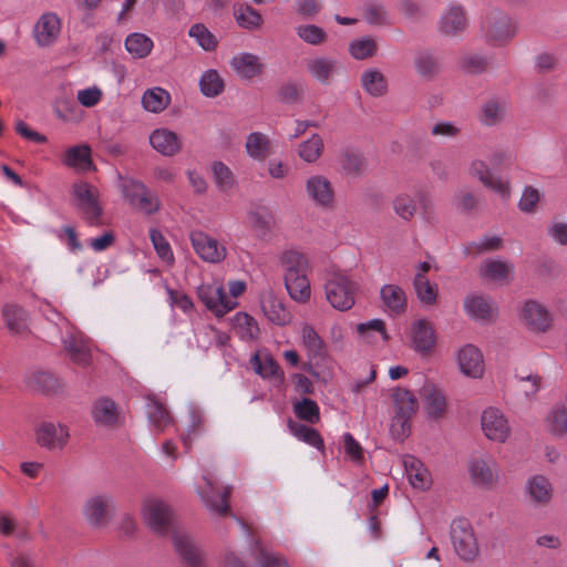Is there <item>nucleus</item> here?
<instances>
[{"label":"nucleus","mask_w":567,"mask_h":567,"mask_svg":"<svg viewBox=\"0 0 567 567\" xmlns=\"http://www.w3.org/2000/svg\"><path fill=\"white\" fill-rule=\"evenodd\" d=\"M250 364L255 373L260 375L264 380L274 381L278 384H281L285 380L284 372L279 364L268 353L264 355L255 353L250 359Z\"/></svg>","instance_id":"32"},{"label":"nucleus","mask_w":567,"mask_h":567,"mask_svg":"<svg viewBox=\"0 0 567 567\" xmlns=\"http://www.w3.org/2000/svg\"><path fill=\"white\" fill-rule=\"evenodd\" d=\"M214 179L220 192H229L236 184L235 176L223 162H215L212 166Z\"/></svg>","instance_id":"60"},{"label":"nucleus","mask_w":567,"mask_h":567,"mask_svg":"<svg viewBox=\"0 0 567 567\" xmlns=\"http://www.w3.org/2000/svg\"><path fill=\"white\" fill-rule=\"evenodd\" d=\"M518 23L507 12L498 8L489 9L481 20L480 35L492 48L507 45L517 34Z\"/></svg>","instance_id":"1"},{"label":"nucleus","mask_w":567,"mask_h":567,"mask_svg":"<svg viewBox=\"0 0 567 567\" xmlns=\"http://www.w3.org/2000/svg\"><path fill=\"white\" fill-rule=\"evenodd\" d=\"M507 110L508 101L505 96H491L482 103L478 113V121L486 127L497 126L505 121Z\"/></svg>","instance_id":"22"},{"label":"nucleus","mask_w":567,"mask_h":567,"mask_svg":"<svg viewBox=\"0 0 567 567\" xmlns=\"http://www.w3.org/2000/svg\"><path fill=\"white\" fill-rule=\"evenodd\" d=\"M525 495L534 507L548 506L554 497V486L550 480L543 474H535L525 483Z\"/></svg>","instance_id":"19"},{"label":"nucleus","mask_w":567,"mask_h":567,"mask_svg":"<svg viewBox=\"0 0 567 567\" xmlns=\"http://www.w3.org/2000/svg\"><path fill=\"white\" fill-rule=\"evenodd\" d=\"M480 276L484 280L508 284L513 280L514 265L499 258H489L482 262Z\"/></svg>","instance_id":"26"},{"label":"nucleus","mask_w":567,"mask_h":567,"mask_svg":"<svg viewBox=\"0 0 567 567\" xmlns=\"http://www.w3.org/2000/svg\"><path fill=\"white\" fill-rule=\"evenodd\" d=\"M450 538L457 557L472 563L480 556V546L471 523L465 518H456L450 527Z\"/></svg>","instance_id":"4"},{"label":"nucleus","mask_w":567,"mask_h":567,"mask_svg":"<svg viewBox=\"0 0 567 567\" xmlns=\"http://www.w3.org/2000/svg\"><path fill=\"white\" fill-rule=\"evenodd\" d=\"M411 341L413 349L421 354H430L435 346L434 328L426 319L413 322L411 327Z\"/></svg>","instance_id":"25"},{"label":"nucleus","mask_w":567,"mask_h":567,"mask_svg":"<svg viewBox=\"0 0 567 567\" xmlns=\"http://www.w3.org/2000/svg\"><path fill=\"white\" fill-rule=\"evenodd\" d=\"M73 195L82 216L90 225H99L102 207L99 203L97 189L84 182L73 185Z\"/></svg>","instance_id":"10"},{"label":"nucleus","mask_w":567,"mask_h":567,"mask_svg":"<svg viewBox=\"0 0 567 567\" xmlns=\"http://www.w3.org/2000/svg\"><path fill=\"white\" fill-rule=\"evenodd\" d=\"M502 246H503V241H502L501 237H498L496 235H492V236L486 235V236L480 238L478 240L471 241L466 247V251H467V254L481 255L484 252H492V251L499 250L502 248Z\"/></svg>","instance_id":"61"},{"label":"nucleus","mask_w":567,"mask_h":567,"mask_svg":"<svg viewBox=\"0 0 567 567\" xmlns=\"http://www.w3.org/2000/svg\"><path fill=\"white\" fill-rule=\"evenodd\" d=\"M339 66V62L329 56H316L307 62L309 74L322 84L330 83Z\"/></svg>","instance_id":"34"},{"label":"nucleus","mask_w":567,"mask_h":567,"mask_svg":"<svg viewBox=\"0 0 567 567\" xmlns=\"http://www.w3.org/2000/svg\"><path fill=\"white\" fill-rule=\"evenodd\" d=\"M341 164L347 174L352 176L363 175L368 169L367 158L358 152H344Z\"/></svg>","instance_id":"58"},{"label":"nucleus","mask_w":567,"mask_h":567,"mask_svg":"<svg viewBox=\"0 0 567 567\" xmlns=\"http://www.w3.org/2000/svg\"><path fill=\"white\" fill-rule=\"evenodd\" d=\"M245 147L251 158L264 161L269 155L270 142L265 134L254 132L247 136Z\"/></svg>","instance_id":"46"},{"label":"nucleus","mask_w":567,"mask_h":567,"mask_svg":"<svg viewBox=\"0 0 567 567\" xmlns=\"http://www.w3.org/2000/svg\"><path fill=\"white\" fill-rule=\"evenodd\" d=\"M230 66L243 80H251L262 74L265 65L261 58L250 52H240L230 60Z\"/></svg>","instance_id":"24"},{"label":"nucleus","mask_w":567,"mask_h":567,"mask_svg":"<svg viewBox=\"0 0 567 567\" xmlns=\"http://www.w3.org/2000/svg\"><path fill=\"white\" fill-rule=\"evenodd\" d=\"M468 28V18L464 6L451 2L442 11L437 21V32L445 38H461Z\"/></svg>","instance_id":"8"},{"label":"nucleus","mask_w":567,"mask_h":567,"mask_svg":"<svg viewBox=\"0 0 567 567\" xmlns=\"http://www.w3.org/2000/svg\"><path fill=\"white\" fill-rule=\"evenodd\" d=\"M150 144L163 156L172 157L182 150V140L168 128H156L150 135Z\"/></svg>","instance_id":"30"},{"label":"nucleus","mask_w":567,"mask_h":567,"mask_svg":"<svg viewBox=\"0 0 567 567\" xmlns=\"http://www.w3.org/2000/svg\"><path fill=\"white\" fill-rule=\"evenodd\" d=\"M92 417L101 427H114L120 422V412L115 402L109 398H100L93 403Z\"/></svg>","instance_id":"31"},{"label":"nucleus","mask_w":567,"mask_h":567,"mask_svg":"<svg viewBox=\"0 0 567 567\" xmlns=\"http://www.w3.org/2000/svg\"><path fill=\"white\" fill-rule=\"evenodd\" d=\"M173 544L186 567H206L205 555L189 534L175 530Z\"/></svg>","instance_id":"17"},{"label":"nucleus","mask_w":567,"mask_h":567,"mask_svg":"<svg viewBox=\"0 0 567 567\" xmlns=\"http://www.w3.org/2000/svg\"><path fill=\"white\" fill-rule=\"evenodd\" d=\"M237 23L245 29H258L262 24V17L248 4H241L234 11Z\"/></svg>","instance_id":"57"},{"label":"nucleus","mask_w":567,"mask_h":567,"mask_svg":"<svg viewBox=\"0 0 567 567\" xmlns=\"http://www.w3.org/2000/svg\"><path fill=\"white\" fill-rule=\"evenodd\" d=\"M288 427L298 440L318 450H323V440L316 429L293 421L288 423Z\"/></svg>","instance_id":"48"},{"label":"nucleus","mask_w":567,"mask_h":567,"mask_svg":"<svg viewBox=\"0 0 567 567\" xmlns=\"http://www.w3.org/2000/svg\"><path fill=\"white\" fill-rule=\"evenodd\" d=\"M61 31L62 21L60 17L55 12L47 11L35 21L32 37L39 48H50L58 42Z\"/></svg>","instance_id":"12"},{"label":"nucleus","mask_w":567,"mask_h":567,"mask_svg":"<svg viewBox=\"0 0 567 567\" xmlns=\"http://www.w3.org/2000/svg\"><path fill=\"white\" fill-rule=\"evenodd\" d=\"M234 328L243 340H252L257 338L259 332L256 320L251 316L243 312L235 315Z\"/></svg>","instance_id":"56"},{"label":"nucleus","mask_w":567,"mask_h":567,"mask_svg":"<svg viewBox=\"0 0 567 567\" xmlns=\"http://www.w3.org/2000/svg\"><path fill=\"white\" fill-rule=\"evenodd\" d=\"M406 477L410 484L417 489H425L431 484V476L424 464L414 456L408 455L403 460Z\"/></svg>","instance_id":"36"},{"label":"nucleus","mask_w":567,"mask_h":567,"mask_svg":"<svg viewBox=\"0 0 567 567\" xmlns=\"http://www.w3.org/2000/svg\"><path fill=\"white\" fill-rule=\"evenodd\" d=\"M121 190L125 200L138 212L153 215L159 209L157 196L141 181L124 177L121 182Z\"/></svg>","instance_id":"5"},{"label":"nucleus","mask_w":567,"mask_h":567,"mask_svg":"<svg viewBox=\"0 0 567 567\" xmlns=\"http://www.w3.org/2000/svg\"><path fill=\"white\" fill-rule=\"evenodd\" d=\"M468 473L472 483L485 489L494 488L501 477L499 465L491 455H481L473 457L468 462Z\"/></svg>","instance_id":"7"},{"label":"nucleus","mask_w":567,"mask_h":567,"mask_svg":"<svg viewBox=\"0 0 567 567\" xmlns=\"http://www.w3.org/2000/svg\"><path fill=\"white\" fill-rule=\"evenodd\" d=\"M364 20L375 27L391 25V19L386 9L382 4L370 3L365 6L363 12Z\"/></svg>","instance_id":"64"},{"label":"nucleus","mask_w":567,"mask_h":567,"mask_svg":"<svg viewBox=\"0 0 567 567\" xmlns=\"http://www.w3.org/2000/svg\"><path fill=\"white\" fill-rule=\"evenodd\" d=\"M323 152V141L320 135L312 134L311 137L302 142L298 147L300 158L306 163H315Z\"/></svg>","instance_id":"53"},{"label":"nucleus","mask_w":567,"mask_h":567,"mask_svg":"<svg viewBox=\"0 0 567 567\" xmlns=\"http://www.w3.org/2000/svg\"><path fill=\"white\" fill-rule=\"evenodd\" d=\"M188 35L205 51H214L218 43L216 37L203 23L192 25Z\"/></svg>","instance_id":"59"},{"label":"nucleus","mask_w":567,"mask_h":567,"mask_svg":"<svg viewBox=\"0 0 567 567\" xmlns=\"http://www.w3.org/2000/svg\"><path fill=\"white\" fill-rule=\"evenodd\" d=\"M520 320L532 331L545 332L551 324V316L544 305L527 300L520 310Z\"/></svg>","instance_id":"21"},{"label":"nucleus","mask_w":567,"mask_h":567,"mask_svg":"<svg viewBox=\"0 0 567 567\" xmlns=\"http://www.w3.org/2000/svg\"><path fill=\"white\" fill-rule=\"evenodd\" d=\"M153 45V40L144 33L134 32L125 40V49L134 59L147 56Z\"/></svg>","instance_id":"45"},{"label":"nucleus","mask_w":567,"mask_h":567,"mask_svg":"<svg viewBox=\"0 0 567 567\" xmlns=\"http://www.w3.org/2000/svg\"><path fill=\"white\" fill-rule=\"evenodd\" d=\"M197 295L200 301L217 317L237 307V301L229 298L221 285L202 284L197 288Z\"/></svg>","instance_id":"11"},{"label":"nucleus","mask_w":567,"mask_h":567,"mask_svg":"<svg viewBox=\"0 0 567 567\" xmlns=\"http://www.w3.org/2000/svg\"><path fill=\"white\" fill-rule=\"evenodd\" d=\"M301 341L310 358H322L326 344L318 332L310 324H303L300 331Z\"/></svg>","instance_id":"44"},{"label":"nucleus","mask_w":567,"mask_h":567,"mask_svg":"<svg viewBox=\"0 0 567 567\" xmlns=\"http://www.w3.org/2000/svg\"><path fill=\"white\" fill-rule=\"evenodd\" d=\"M37 445L49 452L64 450L70 440V430L65 424L53 421H41L34 426Z\"/></svg>","instance_id":"6"},{"label":"nucleus","mask_w":567,"mask_h":567,"mask_svg":"<svg viewBox=\"0 0 567 567\" xmlns=\"http://www.w3.org/2000/svg\"><path fill=\"white\" fill-rule=\"evenodd\" d=\"M415 69L423 78H433L440 71L436 58L430 52H421L415 56Z\"/></svg>","instance_id":"63"},{"label":"nucleus","mask_w":567,"mask_h":567,"mask_svg":"<svg viewBox=\"0 0 567 567\" xmlns=\"http://www.w3.org/2000/svg\"><path fill=\"white\" fill-rule=\"evenodd\" d=\"M544 423L553 436H567V402L555 403L546 414Z\"/></svg>","instance_id":"35"},{"label":"nucleus","mask_w":567,"mask_h":567,"mask_svg":"<svg viewBox=\"0 0 567 567\" xmlns=\"http://www.w3.org/2000/svg\"><path fill=\"white\" fill-rule=\"evenodd\" d=\"M285 286L289 296L297 302L310 299L311 288L307 275L284 276Z\"/></svg>","instance_id":"40"},{"label":"nucleus","mask_w":567,"mask_h":567,"mask_svg":"<svg viewBox=\"0 0 567 567\" xmlns=\"http://www.w3.org/2000/svg\"><path fill=\"white\" fill-rule=\"evenodd\" d=\"M262 311L265 316L272 322L284 326L290 321V313L281 301L276 298H268L262 301Z\"/></svg>","instance_id":"51"},{"label":"nucleus","mask_w":567,"mask_h":567,"mask_svg":"<svg viewBox=\"0 0 567 567\" xmlns=\"http://www.w3.org/2000/svg\"><path fill=\"white\" fill-rule=\"evenodd\" d=\"M113 508L114 502L110 495H95L85 502L83 515L90 525L101 527L106 525Z\"/></svg>","instance_id":"20"},{"label":"nucleus","mask_w":567,"mask_h":567,"mask_svg":"<svg viewBox=\"0 0 567 567\" xmlns=\"http://www.w3.org/2000/svg\"><path fill=\"white\" fill-rule=\"evenodd\" d=\"M358 289V282L344 271H334L324 284L328 302L340 311L352 308Z\"/></svg>","instance_id":"3"},{"label":"nucleus","mask_w":567,"mask_h":567,"mask_svg":"<svg viewBox=\"0 0 567 567\" xmlns=\"http://www.w3.org/2000/svg\"><path fill=\"white\" fill-rule=\"evenodd\" d=\"M307 198L320 208H330L334 202V189L328 177L321 174H313L305 181Z\"/></svg>","instance_id":"14"},{"label":"nucleus","mask_w":567,"mask_h":567,"mask_svg":"<svg viewBox=\"0 0 567 567\" xmlns=\"http://www.w3.org/2000/svg\"><path fill=\"white\" fill-rule=\"evenodd\" d=\"M293 412L297 417L309 423H317L320 419L319 406L311 399L303 398L301 401L295 402Z\"/></svg>","instance_id":"62"},{"label":"nucleus","mask_w":567,"mask_h":567,"mask_svg":"<svg viewBox=\"0 0 567 567\" xmlns=\"http://www.w3.org/2000/svg\"><path fill=\"white\" fill-rule=\"evenodd\" d=\"M189 237L194 250L204 261L219 264L226 258V247L204 231H192Z\"/></svg>","instance_id":"16"},{"label":"nucleus","mask_w":567,"mask_h":567,"mask_svg":"<svg viewBox=\"0 0 567 567\" xmlns=\"http://www.w3.org/2000/svg\"><path fill=\"white\" fill-rule=\"evenodd\" d=\"M63 350L70 360L86 368L92 362L91 342L80 330L72 328L61 339Z\"/></svg>","instance_id":"13"},{"label":"nucleus","mask_w":567,"mask_h":567,"mask_svg":"<svg viewBox=\"0 0 567 567\" xmlns=\"http://www.w3.org/2000/svg\"><path fill=\"white\" fill-rule=\"evenodd\" d=\"M456 361L460 371L473 379L483 377L484 359L481 350L473 344L462 347L456 353Z\"/></svg>","instance_id":"23"},{"label":"nucleus","mask_w":567,"mask_h":567,"mask_svg":"<svg viewBox=\"0 0 567 567\" xmlns=\"http://www.w3.org/2000/svg\"><path fill=\"white\" fill-rule=\"evenodd\" d=\"M63 163L79 171H91L94 168L91 159V150L87 145L72 146L66 150Z\"/></svg>","instance_id":"39"},{"label":"nucleus","mask_w":567,"mask_h":567,"mask_svg":"<svg viewBox=\"0 0 567 567\" xmlns=\"http://www.w3.org/2000/svg\"><path fill=\"white\" fill-rule=\"evenodd\" d=\"M281 266L284 276L307 275L309 271L308 258L298 250H287L282 254Z\"/></svg>","instance_id":"41"},{"label":"nucleus","mask_w":567,"mask_h":567,"mask_svg":"<svg viewBox=\"0 0 567 567\" xmlns=\"http://www.w3.org/2000/svg\"><path fill=\"white\" fill-rule=\"evenodd\" d=\"M380 298L383 307L391 313L399 315L406 307V296L404 290L398 285H384L380 289Z\"/></svg>","instance_id":"37"},{"label":"nucleus","mask_w":567,"mask_h":567,"mask_svg":"<svg viewBox=\"0 0 567 567\" xmlns=\"http://www.w3.org/2000/svg\"><path fill=\"white\" fill-rule=\"evenodd\" d=\"M55 116L63 122H72L78 118V105L71 94L62 93L53 102Z\"/></svg>","instance_id":"49"},{"label":"nucleus","mask_w":567,"mask_h":567,"mask_svg":"<svg viewBox=\"0 0 567 567\" xmlns=\"http://www.w3.org/2000/svg\"><path fill=\"white\" fill-rule=\"evenodd\" d=\"M200 92L207 97H215L224 90V81L216 70L205 71L199 79Z\"/></svg>","instance_id":"55"},{"label":"nucleus","mask_w":567,"mask_h":567,"mask_svg":"<svg viewBox=\"0 0 567 567\" xmlns=\"http://www.w3.org/2000/svg\"><path fill=\"white\" fill-rule=\"evenodd\" d=\"M413 287L422 305L432 306L436 303L437 287L435 284H431L426 276H414Z\"/></svg>","instance_id":"50"},{"label":"nucleus","mask_w":567,"mask_h":567,"mask_svg":"<svg viewBox=\"0 0 567 567\" xmlns=\"http://www.w3.org/2000/svg\"><path fill=\"white\" fill-rule=\"evenodd\" d=\"M466 315L476 321L489 320L494 316L492 303L486 297L471 295L464 299Z\"/></svg>","instance_id":"38"},{"label":"nucleus","mask_w":567,"mask_h":567,"mask_svg":"<svg viewBox=\"0 0 567 567\" xmlns=\"http://www.w3.org/2000/svg\"><path fill=\"white\" fill-rule=\"evenodd\" d=\"M146 413L151 426L157 432L164 431L172 423L168 411L158 401L150 400L146 405Z\"/></svg>","instance_id":"47"},{"label":"nucleus","mask_w":567,"mask_h":567,"mask_svg":"<svg viewBox=\"0 0 567 567\" xmlns=\"http://www.w3.org/2000/svg\"><path fill=\"white\" fill-rule=\"evenodd\" d=\"M171 103L169 93L162 87H152L144 92L142 96L143 107L152 113L164 111Z\"/></svg>","instance_id":"42"},{"label":"nucleus","mask_w":567,"mask_h":567,"mask_svg":"<svg viewBox=\"0 0 567 567\" xmlns=\"http://www.w3.org/2000/svg\"><path fill=\"white\" fill-rule=\"evenodd\" d=\"M484 435L493 442L505 443L511 436V426L505 415L495 408L484 410L481 417Z\"/></svg>","instance_id":"15"},{"label":"nucleus","mask_w":567,"mask_h":567,"mask_svg":"<svg viewBox=\"0 0 567 567\" xmlns=\"http://www.w3.org/2000/svg\"><path fill=\"white\" fill-rule=\"evenodd\" d=\"M142 515L145 524L159 536L167 535L173 525L171 507L165 502L157 498L145 501Z\"/></svg>","instance_id":"9"},{"label":"nucleus","mask_w":567,"mask_h":567,"mask_svg":"<svg viewBox=\"0 0 567 567\" xmlns=\"http://www.w3.org/2000/svg\"><path fill=\"white\" fill-rule=\"evenodd\" d=\"M247 219L256 238L269 240L276 225L275 216L267 207H258L248 212Z\"/></svg>","instance_id":"28"},{"label":"nucleus","mask_w":567,"mask_h":567,"mask_svg":"<svg viewBox=\"0 0 567 567\" xmlns=\"http://www.w3.org/2000/svg\"><path fill=\"white\" fill-rule=\"evenodd\" d=\"M421 394L427 416L432 420L442 419L447 408L443 391L436 384L427 382L423 385Z\"/></svg>","instance_id":"29"},{"label":"nucleus","mask_w":567,"mask_h":567,"mask_svg":"<svg viewBox=\"0 0 567 567\" xmlns=\"http://www.w3.org/2000/svg\"><path fill=\"white\" fill-rule=\"evenodd\" d=\"M394 414L390 424V432L394 440L403 441L410 433V420L417 410V400L414 394L404 388L392 391Z\"/></svg>","instance_id":"2"},{"label":"nucleus","mask_w":567,"mask_h":567,"mask_svg":"<svg viewBox=\"0 0 567 567\" xmlns=\"http://www.w3.org/2000/svg\"><path fill=\"white\" fill-rule=\"evenodd\" d=\"M252 555L255 556L258 567H289L284 556L268 550L259 543L255 544Z\"/></svg>","instance_id":"54"},{"label":"nucleus","mask_w":567,"mask_h":567,"mask_svg":"<svg viewBox=\"0 0 567 567\" xmlns=\"http://www.w3.org/2000/svg\"><path fill=\"white\" fill-rule=\"evenodd\" d=\"M205 481V488H199L197 492L205 504L206 508L212 515L224 516L229 509V494L230 487H225L223 491H216L214 481L207 475L203 476Z\"/></svg>","instance_id":"18"},{"label":"nucleus","mask_w":567,"mask_h":567,"mask_svg":"<svg viewBox=\"0 0 567 567\" xmlns=\"http://www.w3.org/2000/svg\"><path fill=\"white\" fill-rule=\"evenodd\" d=\"M362 90L373 96L381 97L388 93L389 83L384 73L378 68H368L360 75Z\"/></svg>","instance_id":"33"},{"label":"nucleus","mask_w":567,"mask_h":567,"mask_svg":"<svg viewBox=\"0 0 567 567\" xmlns=\"http://www.w3.org/2000/svg\"><path fill=\"white\" fill-rule=\"evenodd\" d=\"M349 53L354 60H367L378 53L377 40L371 35L353 39L349 43Z\"/></svg>","instance_id":"43"},{"label":"nucleus","mask_w":567,"mask_h":567,"mask_svg":"<svg viewBox=\"0 0 567 567\" xmlns=\"http://www.w3.org/2000/svg\"><path fill=\"white\" fill-rule=\"evenodd\" d=\"M1 313L11 334L22 336L30 332L29 313L22 306L13 302L4 303Z\"/></svg>","instance_id":"27"},{"label":"nucleus","mask_w":567,"mask_h":567,"mask_svg":"<svg viewBox=\"0 0 567 567\" xmlns=\"http://www.w3.org/2000/svg\"><path fill=\"white\" fill-rule=\"evenodd\" d=\"M27 384L37 391L50 392L56 389L58 381L54 375L48 371L33 370L27 374Z\"/></svg>","instance_id":"52"}]
</instances>
